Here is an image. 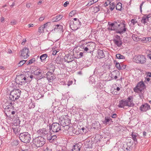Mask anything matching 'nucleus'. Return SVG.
<instances>
[{"mask_svg": "<svg viewBox=\"0 0 151 151\" xmlns=\"http://www.w3.org/2000/svg\"><path fill=\"white\" fill-rule=\"evenodd\" d=\"M63 17V16L61 15H59L56 17H53L52 21V22H57L60 20Z\"/></svg>", "mask_w": 151, "mask_h": 151, "instance_id": "obj_24", "label": "nucleus"}, {"mask_svg": "<svg viewBox=\"0 0 151 151\" xmlns=\"http://www.w3.org/2000/svg\"><path fill=\"white\" fill-rule=\"evenodd\" d=\"M44 19V17H40L39 19V20L40 21H42V20H43Z\"/></svg>", "mask_w": 151, "mask_h": 151, "instance_id": "obj_60", "label": "nucleus"}, {"mask_svg": "<svg viewBox=\"0 0 151 151\" xmlns=\"http://www.w3.org/2000/svg\"><path fill=\"white\" fill-rule=\"evenodd\" d=\"M54 30L55 32H63V26L60 24H57L55 26L54 29L52 30V31Z\"/></svg>", "mask_w": 151, "mask_h": 151, "instance_id": "obj_17", "label": "nucleus"}, {"mask_svg": "<svg viewBox=\"0 0 151 151\" xmlns=\"http://www.w3.org/2000/svg\"><path fill=\"white\" fill-rule=\"evenodd\" d=\"M73 19L74 21H77V23H78L79 26L81 25V23L80 22H79V21L78 19L76 18H74Z\"/></svg>", "mask_w": 151, "mask_h": 151, "instance_id": "obj_45", "label": "nucleus"}, {"mask_svg": "<svg viewBox=\"0 0 151 151\" xmlns=\"http://www.w3.org/2000/svg\"><path fill=\"white\" fill-rule=\"evenodd\" d=\"M131 22L134 25L137 22V21L136 19H132L131 21Z\"/></svg>", "mask_w": 151, "mask_h": 151, "instance_id": "obj_39", "label": "nucleus"}, {"mask_svg": "<svg viewBox=\"0 0 151 151\" xmlns=\"http://www.w3.org/2000/svg\"><path fill=\"white\" fill-rule=\"evenodd\" d=\"M132 38L134 41H137L139 40V38L137 35H133L132 36Z\"/></svg>", "mask_w": 151, "mask_h": 151, "instance_id": "obj_34", "label": "nucleus"}, {"mask_svg": "<svg viewBox=\"0 0 151 151\" xmlns=\"http://www.w3.org/2000/svg\"><path fill=\"white\" fill-rule=\"evenodd\" d=\"M21 91L19 89H14L11 91L9 95V98L12 101L19 99L21 95Z\"/></svg>", "mask_w": 151, "mask_h": 151, "instance_id": "obj_1", "label": "nucleus"}, {"mask_svg": "<svg viewBox=\"0 0 151 151\" xmlns=\"http://www.w3.org/2000/svg\"><path fill=\"white\" fill-rule=\"evenodd\" d=\"M37 133L39 135L43 136L47 134V133H48V131L46 129L43 128L38 130L37 131Z\"/></svg>", "mask_w": 151, "mask_h": 151, "instance_id": "obj_15", "label": "nucleus"}, {"mask_svg": "<svg viewBox=\"0 0 151 151\" xmlns=\"http://www.w3.org/2000/svg\"><path fill=\"white\" fill-rule=\"evenodd\" d=\"M34 144L37 147L42 146L45 142V139L41 137H38L34 140Z\"/></svg>", "mask_w": 151, "mask_h": 151, "instance_id": "obj_5", "label": "nucleus"}, {"mask_svg": "<svg viewBox=\"0 0 151 151\" xmlns=\"http://www.w3.org/2000/svg\"><path fill=\"white\" fill-rule=\"evenodd\" d=\"M122 8V4L120 2L118 3L116 5V9L120 11Z\"/></svg>", "mask_w": 151, "mask_h": 151, "instance_id": "obj_31", "label": "nucleus"}, {"mask_svg": "<svg viewBox=\"0 0 151 151\" xmlns=\"http://www.w3.org/2000/svg\"><path fill=\"white\" fill-rule=\"evenodd\" d=\"M109 4V8L111 11H112L115 7V4L114 2H111Z\"/></svg>", "mask_w": 151, "mask_h": 151, "instance_id": "obj_33", "label": "nucleus"}, {"mask_svg": "<svg viewBox=\"0 0 151 151\" xmlns=\"http://www.w3.org/2000/svg\"><path fill=\"white\" fill-rule=\"evenodd\" d=\"M133 145V142H129L127 143L126 145H124L123 149L124 150H127L130 151L132 148V146Z\"/></svg>", "mask_w": 151, "mask_h": 151, "instance_id": "obj_13", "label": "nucleus"}, {"mask_svg": "<svg viewBox=\"0 0 151 151\" xmlns=\"http://www.w3.org/2000/svg\"><path fill=\"white\" fill-rule=\"evenodd\" d=\"M142 41L144 43H149L151 41V38L150 37H143Z\"/></svg>", "mask_w": 151, "mask_h": 151, "instance_id": "obj_26", "label": "nucleus"}, {"mask_svg": "<svg viewBox=\"0 0 151 151\" xmlns=\"http://www.w3.org/2000/svg\"><path fill=\"white\" fill-rule=\"evenodd\" d=\"M26 60H22L18 64L19 67H20L25 63Z\"/></svg>", "mask_w": 151, "mask_h": 151, "instance_id": "obj_37", "label": "nucleus"}, {"mask_svg": "<svg viewBox=\"0 0 151 151\" xmlns=\"http://www.w3.org/2000/svg\"><path fill=\"white\" fill-rule=\"evenodd\" d=\"M111 117L113 118H116V114H114L112 115Z\"/></svg>", "mask_w": 151, "mask_h": 151, "instance_id": "obj_61", "label": "nucleus"}, {"mask_svg": "<svg viewBox=\"0 0 151 151\" xmlns=\"http://www.w3.org/2000/svg\"><path fill=\"white\" fill-rule=\"evenodd\" d=\"M73 81H69L67 84L68 86H69L70 85L72 84Z\"/></svg>", "mask_w": 151, "mask_h": 151, "instance_id": "obj_55", "label": "nucleus"}, {"mask_svg": "<svg viewBox=\"0 0 151 151\" xmlns=\"http://www.w3.org/2000/svg\"><path fill=\"white\" fill-rule=\"evenodd\" d=\"M144 2H142L140 6V11L141 12H142V6H143V4H144Z\"/></svg>", "mask_w": 151, "mask_h": 151, "instance_id": "obj_57", "label": "nucleus"}, {"mask_svg": "<svg viewBox=\"0 0 151 151\" xmlns=\"http://www.w3.org/2000/svg\"><path fill=\"white\" fill-rule=\"evenodd\" d=\"M124 22H123L122 21V22H119V21H115L113 23L114 24V25L116 27H117L119 26H120V25L122 24V23H124Z\"/></svg>", "mask_w": 151, "mask_h": 151, "instance_id": "obj_35", "label": "nucleus"}, {"mask_svg": "<svg viewBox=\"0 0 151 151\" xmlns=\"http://www.w3.org/2000/svg\"><path fill=\"white\" fill-rule=\"evenodd\" d=\"M57 52L56 50H54L52 52V54L53 55H56Z\"/></svg>", "mask_w": 151, "mask_h": 151, "instance_id": "obj_59", "label": "nucleus"}, {"mask_svg": "<svg viewBox=\"0 0 151 151\" xmlns=\"http://www.w3.org/2000/svg\"><path fill=\"white\" fill-rule=\"evenodd\" d=\"M137 134L136 133H134L132 132L131 135L132 139L134 142H137Z\"/></svg>", "mask_w": 151, "mask_h": 151, "instance_id": "obj_30", "label": "nucleus"}, {"mask_svg": "<svg viewBox=\"0 0 151 151\" xmlns=\"http://www.w3.org/2000/svg\"><path fill=\"white\" fill-rule=\"evenodd\" d=\"M76 13V11H72L70 12L69 14V16L71 17L73 16V15Z\"/></svg>", "mask_w": 151, "mask_h": 151, "instance_id": "obj_46", "label": "nucleus"}, {"mask_svg": "<svg viewBox=\"0 0 151 151\" xmlns=\"http://www.w3.org/2000/svg\"><path fill=\"white\" fill-rule=\"evenodd\" d=\"M145 75L147 76V77L151 78V73L150 72H146Z\"/></svg>", "mask_w": 151, "mask_h": 151, "instance_id": "obj_43", "label": "nucleus"}, {"mask_svg": "<svg viewBox=\"0 0 151 151\" xmlns=\"http://www.w3.org/2000/svg\"><path fill=\"white\" fill-rule=\"evenodd\" d=\"M113 40H120V37L119 36L117 35L116 36L115 38Z\"/></svg>", "mask_w": 151, "mask_h": 151, "instance_id": "obj_49", "label": "nucleus"}, {"mask_svg": "<svg viewBox=\"0 0 151 151\" xmlns=\"http://www.w3.org/2000/svg\"><path fill=\"white\" fill-rule=\"evenodd\" d=\"M132 105V103L130 104H129L128 100H122L119 101V104L118 106L119 108H124L125 106L131 107Z\"/></svg>", "mask_w": 151, "mask_h": 151, "instance_id": "obj_9", "label": "nucleus"}, {"mask_svg": "<svg viewBox=\"0 0 151 151\" xmlns=\"http://www.w3.org/2000/svg\"><path fill=\"white\" fill-rule=\"evenodd\" d=\"M24 76H18L16 79L17 83L21 85H24L27 81L26 78L25 77H23Z\"/></svg>", "mask_w": 151, "mask_h": 151, "instance_id": "obj_10", "label": "nucleus"}, {"mask_svg": "<svg viewBox=\"0 0 151 151\" xmlns=\"http://www.w3.org/2000/svg\"><path fill=\"white\" fill-rule=\"evenodd\" d=\"M109 26L108 27V29L109 30H114L116 29V27L114 25L113 23H111L108 22Z\"/></svg>", "mask_w": 151, "mask_h": 151, "instance_id": "obj_23", "label": "nucleus"}, {"mask_svg": "<svg viewBox=\"0 0 151 151\" xmlns=\"http://www.w3.org/2000/svg\"><path fill=\"white\" fill-rule=\"evenodd\" d=\"M19 137L21 140L25 143L29 142L31 139L30 135L27 132L21 133Z\"/></svg>", "mask_w": 151, "mask_h": 151, "instance_id": "obj_3", "label": "nucleus"}, {"mask_svg": "<svg viewBox=\"0 0 151 151\" xmlns=\"http://www.w3.org/2000/svg\"><path fill=\"white\" fill-rule=\"evenodd\" d=\"M13 106L12 103L10 102V104L6 106V108H5L6 110H7V112H9L11 111L10 113H11V114L14 115L15 114V112L14 111H12L13 110Z\"/></svg>", "mask_w": 151, "mask_h": 151, "instance_id": "obj_14", "label": "nucleus"}, {"mask_svg": "<svg viewBox=\"0 0 151 151\" xmlns=\"http://www.w3.org/2000/svg\"><path fill=\"white\" fill-rule=\"evenodd\" d=\"M44 151H52V150L50 147H47Z\"/></svg>", "mask_w": 151, "mask_h": 151, "instance_id": "obj_50", "label": "nucleus"}, {"mask_svg": "<svg viewBox=\"0 0 151 151\" xmlns=\"http://www.w3.org/2000/svg\"><path fill=\"white\" fill-rule=\"evenodd\" d=\"M98 53L97 57L99 58H101L104 57L105 55L103 51L100 49H98L97 51Z\"/></svg>", "mask_w": 151, "mask_h": 151, "instance_id": "obj_20", "label": "nucleus"}, {"mask_svg": "<svg viewBox=\"0 0 151 151\" xmlns=\"http://www.w3.org/2000/svg\"><path fill=\"white\" fill-rule=\"evenodd\" d=\"M84 50L85 51H87L89 50V48L88 47H85L84 48Z\"/></svg>", "mask_w": 151, "mask_h": 151, "instance_id": "obj_62", "label": "nucleus"}, {"mask_svg": "<svg viewBox=\"0 0 151 151\" xmlns=\"http://www.w3.org/2000/svg\"><path fill=\"white\" fill-rule=\"evenodd\" d=\"M46 78L48 81H50L55 78V76L53 75L52 72H48L46 73Z\"/></svg>", "mask_w": 151, "mask_h": 151, "instance_id": "obj_18", "label": "nucleus"}, {"mask_svg": "<svg viewBox=\"0 0 151 151\" xmlns=\"http://www.w3.org/2000/svg\"><path fill=\"white\" fill-rule=\"evenodd\" d=\"M111 3V2L109 1H107L106 2L104 3V6H108Z\"/></svg>", "mask_w": 151, "mask_h": 151, "instance_id": "obj_47", "label": "nucleus"}, {"mask_svg": "<svg viewBox=\"0 0 151 151\" xmlns=\"http://www.w3.org/2000/svg\"><path fill=\"white\" fill-rule=\"evenodd\" d=\"M11 24L12 25H14L16 24L17 22L15 20H13V21H12L11 22Z\"/></svg>", "mask_w": 151, "mask_h": 151, "instance_id": "obj_56", "label": "nucleus"}, {"mask_svg": "<svg viewBox=\"0 0 151 151\" xmlns=\"http://www.w3.org/2000/svg\"><path fill=\"white\" fill-rule=\"evenodd\" d=\"M116 68L119 70L122 69V67L121 66L120 64L119 63H116Z\"/></svg>", "mask_w": 151, "mask_h": 151, "instance_id": "obj_36", "label": "nucleus"}, {"mask_svg": "<svg viewBox=\"0 0 151 151\" xmlns=\"http://www.w3.org/2000/svg\"><path fill=\"white\" fill-rule=\"evenodd\" d=\"M119 26L116 27V32L120 34H123L126 31L127 28L125 27L126 24L124 23H122Z\"/></svg>", "mask_w": 151, "mask_h": 151, "instance_id": "obj_6", "label": "nucleus"}, {"mask_svg": "<svg viewBox=\"0 0 151 151\" xmlns=\"http://www.w3.org/2000/svg\"><path fill=\"white\" fill-rule=\"evenodd\" d=\"M33 26H34V24H30L28 25V26L29 27H33Z\"/></svg>", "mask_w": 151, "mask_h": 151, "instance_id": "obj_64", "label": "nucleus"}, {"mask_svg": "<svg viewBox=\"0 0 151 151\" xmlns=\"http://www.w3.org/2000/svg\"><path fill=\"white\" fill-rule=\"evenodd\" d=\"M96 125L97 126V127H94V128H98V127H100V124L99 123V122H95L94 124V125L95 126V125Z\"/></svg>", "mask_w": 151, "mask_h": 151, "instance_id": "obj_44", "label": "nucleus"}, {"mask_svg": "<svg viewBox=\"0 0 151 151\" xmlns=\"http://www.w3.org/2000/svg\"><path fill=\"white\" fill-rule=\"evenodd\" d=\"M29 52V49L27 47H24L20 51V56L23 57L24 59H26L29 56L28 54Z\"/></svg>", "mask_w": 151, "mask_h": 151, "instance_id": "obj_7", "label": "nucleus"}, {"mask_svg": "<svg viewBox=\"0 0 151 151\" xmlns=\"http://www.w3.org/2000/svg\"><path fill=\"white\" fill-rule=\"evenodd\" d=\"M64 127L58 123H54L51 126H50V129L54 132H59L63 130Z\"/></svg>", "mask_w": 151, "mask_h": 151, "instance_id": "obj_2", "label": "nucleus"}, {"mask_svg": "<svg viewBox=\"0 0 151 151\" xmlns=\"http://www.w3.org/2000/svg\"><path fill=\"white\" fill-rule=\"evenodd\" d=\"M94 3L93 2V0L91 1L90 2H89L86 5V6H90L91 5Z\"/></svg>", "mask_w": 151, "mask_h": 151, "instance_id": "obj_42", "label": "nucleus"}, {"mask_svg": "<svg viewBox=\"0 0 151 151\" xmlns=\"http://www.w3.org/2000/svg\"><path fill=\"white\" fill-rule=\"evenodd\" d=\"M113 41L114 44L118 47H120L122 44V42L121 40H113Z\"/></svg>", "mask_w": 151, "mask_h": 151, "instance_id": "obj_27", "label": "nucleus"}, {"mask_svg": "<svg viewBox=\"0 0 151 151\" xmlns=\"http://www.w3.org/2000/svg\"><path fill=\"white\" fill-rule=\"evenodd\" d=\"M46 135H47V137H51L52 135V134L50 132L48 131V133Z\"/></svg>", "mask_w": 151, "mask_h": 151, "instance_id": "obj_51", "label": "nucleus"}, {"mask_svg": "<svg viewBox=\"0 0 151 151\" xmlns=\"http://www.w3.org/2000/svg\"><path fill=\"white\" fill-rule=\"evenodd\" d=\"M26 6L27 8H29L30 6V4L29 3L27 4L26 5Z\"/></svg>", "mask_w": 151, "mask_h": 151, "instance_id": "obj_63", "label": "nucleus"}, {"mask_svg": "<svg viewBox=\"0 0 151 151\" xmlns=\"http://www.w3.org/2000/svg\"><path fill=\"white\" fill-rule=\"evenodd\" d=\"M83 52H80L79 54L78 58H81L83 56Z\"/></svg>", "mask_w": 151, "mask_h": 151, "instance_id": "obj_54", "label": "nucleus"}, {"mask_svg": "<svg viewBox=\"0 0 151 151\" xmlns=\"http://www.w3.org/2000/svg\"><path fill=\"white\" fill-rule=\"evenodd\" d=\"M150 109V106L147 103L142 104L140 108L141 111H146Z\"/></svg>", "mask_w": 151, "mask_h": 151, "instance_id": "obj_16", "label": "nucleus"}, {"mask_svg": "<svg viewBox=\"0 0 151 151\" xmlns=\"http://www.w3.org/2000/svg\"><path fill=\"white\" fill-rule=\"evenodd\" d=\"M146 60L145 56L142 55H137L134 57L133 61L137 63L143 64L145 63Z\"/></svg>", "mask_w": 151, "mask_h": 151, "instance_id": "obj_4", "label": "nucleus"}, {"mask_svg": "<svg viewBox=\"0 0 151 151\" xmlns=\"http://www.w3.org/2000/svg\"><path fill=\"white\" fill-rule=\"evenodd\" d=\"M81 147L80 144H76L73 146L71 151H79Z\"/></svg>", "mask_w": 151, "mask_h": 151, "instance_id": "obj_21", "label": "nucleus"}, {"mask_svg": "<svg viewBox=\"0 0 151 151\" xmlns=\"http://www.w3.org/2000/svg\"><path fill=\"white\" fill-rule=\"evenodd\" d=\"M151 80V78H148V77H147V76H146V77L145 78L144 82L145 83H146L147 84Z\"/></svg>", "mask_w": 151, "mask_h": 151, "instance_id": "obj_38", "label": "nucleus"}, {"mask_svg": "<svg viewBox=\"0 0 151 151\" xmlns=\"http://www.w3.org/2000/svg\"><path fill=\"white\" fill-rule=\"evenodd\" d=\"M151 17V14H149L148 15H145L143 16L141 20L142 23L144 24V25H147V22H149V18Z\"/></svg>", "mask_w": 151, "mask_h": 151, "instance_id": "obj_11", "label": "nucleus"}, {"mask_svg": "<svg viewBox=\"0 0 151 151\" xmlns=\"http://www.w3.org/2000/svg\"><path fill=\"white\" fill-rule=\"evenodd\" d=\"M42 72L41 70H37L34 72V74L38 77L40 79H41L42 78Z\"/></svg>", "mask_w": 151, "mask_h": 151, "instance_id": "obj_22", "label": "nucleus"}, {"mask_svg": "<svg viewBox=\"0 0 151 151\" xmlns=\"http://www.w3.org/2000/svg\"><path fill=\"white\" fill-rule=\"evenodd\" d=\"M116 58L119 59H125V57L120 54H118L116 55Z\"/></svg>", "mask_w": 151, "mask_h": 151, "instance_id": "obj_32", "label": "nucleus"}, {"mask_svg": "<svg viewBox=\"0 0 151 151\" xmlns=\"http://www.w3.org/2000/svg\"><path fill=\"white\" fill-rule=\"evenodd\" d=\"M144 86L143 81H141L140 82L137 84L136 87L134 88V91L137 93L142 92V89L141 88L144 87Z\"/></svg>", "mask_w": 151, "mask_h": 151, "instance_id": "obj_8", "label": "nucleus"}, {"mask_svg": "<svg viewBox=\"0 0 151 151\" xmlns=\"http://www.w3.org/2000/svg\"><path fill=\"white\" fill-rule=\"evenodd\" d=\"M43 29V27L41 26L39 28L38 32L40 33L43 32H44Z\"/></svg>", "mask_w": 151, "mask_h": 151, "instance_id": "obj_40", "label": "nucleus"}, {"mask_svg": "<svg viewBox=\"0 0 151 151\" xmlns=\"http://www.w3.org/2000/svg\"><path fill=\"white\" fill-rule=\"evenodd\" d=\"M147 132H146L144 131L143 132V137H146Z\"/></svg>", "mask_w": 151, "mask_h": 151, "instance_id": "obj_58", "label": "nucleus"}, {"mask_svg": "<svg viewBox=\"0 0 151 151\" xmlns=\"http://www.w3.org/2000/svg\"><path fill=\"white\" fill-rule=\"evenodd\" d=\"M56 136L55 135H52L51 137H47V139L50 142H52L53 140L56 139Z\"/></svg>", "mask_w": 151, "mask_h": 151, "instance_id": "obj_29", "label": "nucleus"}, {"mask_svg": "<svg viewBox=\"0 0 151 151\" xmlns=\"http://www.w3.org/2000/svg\"><path fill=\"white\" fill-rule=\"evenodd\" d=\"M103 123L105 124H110L113 122L111 119L108 117H106L105 118L104 121L103 122Z\"/></svg>", "mask_w": 151, "mask_h": 151, "instance_id": "obj_19", "label": "nucleus"}, {"mask_svg": "<svg viewBox=\"0 0 151 151\" xmlns=\"http://www.w3.org/2000/svg\"><path fill=\"white\" fill-rule=\"evenodd\" d=\"M49 22H47L45 24L43 25H42V26L43 27V28H46L47 27V26L48 24L49 23Z\"/></svg>", "mask_w": 151, "mask_h": 151, "instance_id": "obj_52", "label": "nucleus"}, {"mask_svg": "<svg viewBox=\"0 0 151 151\" xmlns=\"http://www.w3.org/2000/svg\"><path fill=\"white\" fill-rule=\"evenodd\" d=\"M48 56L46 54H44L41 55L40 57V59L41 62H43L46 61V59L47 58Z\"/></svg>", "mask_w": 151, "mask_h": 151, "instance_id": "obj_25", "label": "nucleus"}, {"mask_svg": "<svg viewBox=\"0 0 151 151\" xmlns=\"http://www.w3.org/2000/svg\"><path fill=\"white\" fill-rule=\"evenodd\" d=\"M35 61V60L34 59H32L30 60H29V63L28 64H30L32 63H33Z\"/></svg>", "mask_w": 151, "mask_h": 151, "instance_id": "obj_41", "label": "nucleus"}, {"mask_svg": "<svg viewBox=\"0 0 151 151\" xmlns=\"http://www.w3.org/2000/svg\"><path fill=\"white\" fill-rule=\"evenodd\" d=\"M133 96H130L128 98L127 100L128 101L129 104H130L132 103V105L131 106H133L134 105V104L133 103Z\"/></svg>", "mask_w": 151, "mask_h": 151, "instance_id": "obj_28", "label": "nucleus"}, {"mask_svg": "<svg viewBox=\"0 0 151 151\" xmlns=\"http://www.w3.org/2000/svg\"><path fill=\"white\" fill-rule=\"evenodd\" d=\"M69 4V3L68 1H67L64 4L63 6L65 7H66Z\"/></svg>", "mask_w": 151, "mask_h": 151, "instance_id": "obj_53", "label": "nucleus"}, {"mask_svg": "<svg viewBox=\"0 0 151 151\" xmlns=\"http://www.w3.org/2000/svg\"><path fill=\"white\" fill-rule=\"evenodd\" d=\"M64 60L65 62L68 63L73 61L74 60V58L72 55L68 54L65 56Z\"/></svg>", "mask_w": 151, "mask_h": 151, "instance_id": "obj_12", "label": "nucleus"}, {"mask_svg": "<svg viewBox=\"0 0 151 151\" xmlns=\"http://www.w3.org/2000/svg\"><path fill=\"white\" fill-rule=\"evenodd\" d=\"M115 72H113L111 74V76H112L111 77L112 78H113V77H114V79H116L117 78V76H114V74H115Z\"/></svg>", "mask_w": 151, "mask_h": 151, "instance_id": "obj_48", "label": "nucleus"}]
</instances>
